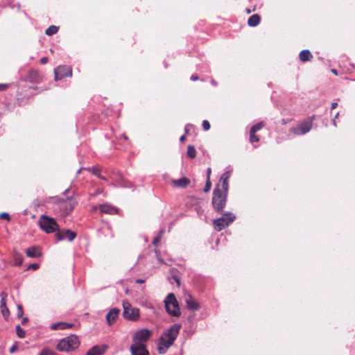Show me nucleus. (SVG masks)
<instances>
[{"label": "nucleus", "instance_id": "nucleus-1", "mask_svg": "<svg viewBox=\"0 0 355 355\" xmlns=\"http://www.w3.org/2000/svg\"><path fill=\"white\" fill-rule=\"evenodd\" d=\"M230 173H224L213 191L211 204L216 211L223 213L227 203V193L229 189V178Z\"/></svg>", "mask_w": 355, "mask_h": 355}, {"label": "nucleus", "instance_id": "nucleus-2", "mask_svg": "<svg viewBox=\"0 0 355 355\" xmlns=\"http://www.w3.org/2000/svg\"><path fill=\"white\" fill-rule=\"evenodd\" d=\"M80 345L78 337L71 334L61 339L56 345L60 352H70L76 349Z\"/></svg>", "mask_w": 355, "mask_h": 355}, {"label": "nucleus", "instance_id": "nucleus-3", "mask_svg": "<svg viewBox=\"0 0 355 355\" xmlns=\"http://www.w3.org/2000/svg\"><path fill=\"white\" fill-rule=\"evenodd\" d=\"M166 311L173 317H180L181 311L179 303L173 293H169L164 300Z\"/></svg>", "mask_w": 355, "mask_h": 355}, {"label": "nucleus", "instance_id": "nucleus-4", "mask_svg": "<svg viewBox=\"0 0 355 355\" xmlns=\"http://www.w3.org/2000/svg\"><path fill=\"white\" fill-rule=\"evenodd\" d=\"M39 223L40 228L47 234L56 233L59 230V225L55 219L44 214L40 216Z\"/></svg>", "mask_w": 355, "mask_h": 355}, {"label": "nucleus", "instance_id": "nucleus-5", "mask_svg": "<svg viewBox=\"0 0 355 355\" xmlns=\"http://www.w3.org/2000/svg\"><path fill=\"white\" fill-rule=\"evenodd\" d=\"M181 324L175 323L167 329L161 336L160 340L173 345L181 329Z\"/></svg>", "mask_w": 355, "mask_h": 355}, {"label": "nucleus", "instance_id": "nucleus-6", "mask_svg": "<svg viewBox=\"0 0 355 355\" xmlns=\"http://www.w3.org/2000/svg\"><path fill=\"white\" fill-rule=\"evenodd\" d=\"M235 219L236 216L234 214L230 211L225 212L222 216L213 220L214 227L216 231L220 232Z\"/></svg>", "mask_w": 355, "mask_h": 355}, {"label": "nucleus", "instance_id": "nucleus-7", "mask_svg": "<svg viewBox=\"0 0 355 355\" xmlns=\"http://www.w3.org/2000/svg\"><path fill=\"white\" fill-rule=\"evenodd\" d=\"M315 119V116H312L307 119L302 121L295 127L290 129V132L297 135H302L309 132L313 125V121Z\"/></svg>", "mask_w": 355, "mask_h": 355}, {"label": "nucleus", "instance_id": "nucleus-8", "mask_svg": "<svg viewBox=\"0 0 355 355\" xmlns=\"http://www.w3.org/2000/svg\"><path fill=\"white\" fill-rule=\"evenodd\" d=\"M123 316L125 319L130 321H137L139 319V309L133 307L128 302H123Z\"/></svg>", "mask_w": 355, "mask_h": 355}, {"label": "nucleus", "instance_id": "nucleus-9", "mask_svg": "<svg viewBox=\"0 0 355 355\" xmlns=\"http://www.w3.org/2000/svg\"><path fill=\"white\" fill-rule=\"evenodd\" d=\"M55 80H61L65 77L72 76V70L70 67L60 65L54 69Z\"/></svg>", "mask_w": 355, "mask_h": 355}, {"label": "nucleus", "instance_id": "nucleus-10", "mask_svg": "<svg viewBox=\"0 0 355 355\" xmlns=\"http://www.w3.org/2000/svg\"><path fill=\"white\" fill-rule=\"evenodd\" d=\"M76 236L77 234L75 232L69 229H59L55 234V239L58 241H63L64 239H67L69 241H72L76 239Z\"/></svg>", "mask_w": 355, "mask_h": 355}, {"label": "nucleus", "instance_id": "nucleus-11", "mask_svg": "<svg viewBox=\"0 0 355 355\" xmlns=\"http://www.w3.org/2000/svg\"><path fill=\"white\" fill-rule=\"evenodd\" d=\"M150 334L151 331L148 329H142L137 331L133 336L134 343H143L146 342Z\"/></svg>", "mask_w": 355, "mask_h": 355}, {"label": "nucleus", "instance_id": "nucleus-12", "mask_svg": "<svg viewBox=\"0 0 355 355\" xmlns=\"http://www.w3.org/2000/svg\"><path fill=\"white\" fill-rule=\"evenodd\" d=\"M132 355H150L146 346L144 343H133L130 347Z\"/></svg>", "mask_w": 355, "mask_h": 355}, {"label": "nucleus", "instance_id": "nucleus-13", "mask_svg": "<svg viewBox=\"0 0 355 355\" xmlns=\"http://www.w3.org/2000/svg\"><path fill=\"white\" fill-rule=\"evenodd\" d=\"M120 309L117 308L111 309L106 315V322L109 326H111L119 317Z\"/></svg>", "mask_w": 355, "mask_h": 355}, {"label": "nucleus", "instance_id": "nucleus-14", "mask_svg": "<svg viewBox=\"0 0 355 355\" xmlns=\"http://www.w3.org/2000/svg\"><path fill=\"white\" fill-rule=\"evenodd\" d=\"M107 349V346L105 345H94L86 352V355H103Z\"/></svg>", "mask_w": 355, "mask_h": 355}, {"label": "nucleus", "instance_id": "nucleus-15", "mask_svg": "<svg viewBox=\"0 0 355 355\" xmlns=\"http://www.w3.org/2000/svg\"><path fill=\"white\" fill-rule=\"evenodd\" d=\"M187 308L191 311H197L200 309V304L196 301L191 295L185 299Z\"/></svg>", "mask_w": 355, "mask_h": 355}, {"label": "nucleus", "instance_id": "nucleus-16", "mask_svg": "<svg viewBox=\"0 0 355 355\" xmlns=\"http://www.w3.org/2000/svg\"><path fill=\"white\" fill-rule=\"evenodd\" d=\"M73 326V323H69L65 322H58L56 323H53L50 326V329L51 330H58V329H67L71 328Z\"/></svg>", "mask_w": 355, "mask_h": 355}, {"label": "nucleus", "instance_id": "nucleus-17", "mask_svg": "<svg viewBox=\"0 0 355 355\" xmlns=\"http://www.w3.org/2000/svg\"><path fill=\"white\" fill-rule=\"evenodd\" d=\"M100 211L107 214H117L119 212V209L116 207H113L112 205H101Z\"/></svg>", "mask_w": 355, "mask_h": 355}, {"label": "nucleus", "instance_id": "nucleus-18", "mask_svg": "<svg viewBox=\"0 0 355 355\" xmlns=\"http://www.w3.org/2000/svg\"><path fill=\"white\" fill-rule=\"evenodd\" d=\"M172 182L176 187L184 189L190 184V180L186 177H183L178 180H173Z\"/></svg>", "mask_w": 355, "mask_h": 355}, {"label": "nucleus", "instance_id": "nucleus-19", "mask_svg": "<svg viewBox=\"0 0 355 355\" xmlns=\"http://www.w3.org/2000/svg\"><path fill=\"white\" fill-rule=\"evenodd\" d=\"M26 254L31 258L40 257L42 255L40 249L36 246H31L26 250Z\"/></svg>", "mask_w": 355, "mask_h": 355}, {"label": "nucleus", "instance_id": "nucleus-20", "mask_svg": "<svg viewBox=\"0 0 355 355\" xmlns=\"http://www.w3.org/2000/svg\"><path fill=\"white\" fill-rule=\"evenodd\" d=\"M261 17L258 14L251 15L248 20V24L250 27H256L260 23Z\"/></svg>", "mask_w": 355, "mask_h": 355}, {"label": "nucleus", "instance_id": "nucleus-21", "mask_svg": "<svg viewBox=\"0 0 355 355\" xmlns=\"http://www.w3.org/2000/svg\"><path fill=\"white\" fill-rule=\"evenodd\" d=\"M27 79L29 82L37 83L40 80V76L38 71L32 70L29 72Z\"/></svg>", "mask_w": 355, "mask_h": 355}, {"label": "nucleus", "instance_id": "nucleus-22", "mask_svg": "<svg viewBox=\"0 0 355 355\" xmlns=\"http://www.w3.org/2000/svg\"><path fill=\"white\" fill-rule=\"evenodd\" d=\"M312 58L313 55L308 49L302 50L299 54V58L303 62L310 60Z\"/></svg>", "mask_w": 355, "mask_h": 355}, {"label": "nucleus", "instance_id": "nucleus-23", "mask_svg": "<svg viewBox=\"0 0 355 355\" xmlns=\"http://www.w3.org/2000/svg\"><path fill=\"white\" fill-rule=\"evenodd\" d=\"M12 258L15 261L14 264L15 266H21L23 263L24 257L21 254L17 252H14L12 254Z\"/></svg>", "mask_w": 355, "mask_h": 355}, {"label": "nucleus", "instance_id": "nucleus-24", "mask_svg": "<svg viewBox=\"0 0 355 355\" xmlns=\"http://www.w3.org/2000/svg\"><path fill=\"white\" fill-rule=\"evenodd\" d=\"M171 346V345H168V344H166V342H163L159 340L157 350L160 354H164L167 352V350Z\"/></svg>", "mask_w": 355, "mask_h": 355}, {"label": "nucleus", "instance_id": "nucleus-25", "mask_svg": "<svg viewBox=\"0 0 355 355\" xmlns=\"http://www.w3.org/2000/svg\"><path fill=\"white\" fill-rule=\"evenodd\" d=\"M187 155L188 157H189L191 159H193L196 157V150L193 146H191V145L188 146Z\"/></svg>", "mask_w": 355, "mask_h": 355}, {"label": "nucleus", "instance_id": "nucleus-26", "mask_svg": "<svg viewBox=\"0 0 355 355\" xmlns=\"http://www.w3.org/2000/svg\"><path fill=\"white\" fill-rule=\"evenodd\" d=\"M8 297V294L6 293V292H1L0 293V298H1V302H0V308L1 309H3V308H6L7 306H6V298Z\"/></svg>", "mask_w": 355, "mask_h": 355}, {"label": "nucleus", "instance_id": "nucleus-27", "mask_svg": "<svg viewBox=\"0 0 355 355\" xmlns=\"http://www.w3.org/2000/svg\"><path fill=\"white\" fill-rule=\"evenodd\" d=\"M58 31V27L54 25L50 26L45 31L46 35L48 36H51L55 34Z\"/></svg>", "mask_w": 355, "mask_h": 355}, {"label": "nucleus", "instance_id": "nucleus-28", "mask_svg": "<svg viewBox=\"0 0 355 355\" xmlns=\"http://www.w3.org/2000/svg\"><path fill=\"white\" fill-rule=\"evenodd\" d=\"M263 126V124L262 122L256 123L251 127L250 132H251L252 134L256 133L257 131L260 130Z\"/></svg>", "mask_w": 355, "mask_h": 355}, {"label": "nucleus", "instance_id": "nucleus-29", "mask_svg": "<svg viewBox=\"0 0 355 355\" xmlns=\"http://www.w3.org/2000/svg\"><path fill=\"white\" fill-rule=\"evenodd\" d=\"M17 335L20 338H24L26 336V331L19 326L16 327Z\"/></svg>", "mask_w": 355, "mask_h": 355}, {"label": "nucleus", "instance_id": "nucleus-30", "mask_svg": "<svg viewBox=\"0 0 355 355\" xmlns=\"http://www.w3.org/2000/svg\"><path fill=\"white\" fill-rule=\"evenodd\" d=\"M1 311L2 315L3 316L4 319L6 320H8L9 318V315H10V311H9V309H8V307L1 309Z\"/></svg>", "mask_w": 355, "mask_h": 355}, {"label": "nucleus", "instance_id": "nucleus-31", "mask_svg": "<svg viewBox=\"0 0 355 355\" xmlns=\"http://www.w3.org/2000/svg\"><path fill=\"white\" fill-rule=\"evenodd\" d=\"M259 140V139L257 135H255V133L252 134V132H250V141L251 143L257 142Z\"/></svg>", "mask_w": 355, "mask_h": 355}, {"label": "nucleus", "instance_id": "nucleus-32", "mask_svg": "<svg viewBox=\"0 0 355 355\" xmlns=\"http://www.w3.org/2000/svg\"><path fill=\"white\" fill-rule=\"evenodd\" d=\"M211 182L210 180H206V183H205V188H204V191L205 193L209 191L210 189H211Z\"/></svg>", "mask_w": 355, "mask_h": 355}, {"label": "nucleus", "instance_id": "nucleus-33", "mask_svg": "<svg viewBox=\"0 0 355 355\" xmlns=\"http://www.w3.org/2000/svg\"><path fill=\"white\" fill-rule=\"evenodd\" d=\"M39 268H40L39 263H34L30 264L27 267L26 270H37Z\"/></svg>", "mask_w": 355, "mask_h": 355}, {"label": "nucleus", "instance_id": "nucleus-34", "mask_svg": "<svg viewBox=\"0 0 355 355\" xmlns=\"http://www.w3.org/2000/svg\"><path fill=\"white\" fill-rule=\"evenodd\" d=\"M17 318H22L23 316V308L21 304L17 305Z\"/></svg>", "mask_w": 355, "mask_h": 355}, {"label": "nucleus", "instance_id": "nucleus-35", "mask_svg": "<svg viewBox=\"0 0 355 355\" xmlns=\"http://www.w3.org/2000/svg\"><path fill=\"white\" fill-rule=\"evenodd\" d=\"M202 128L205 131L209 130L211 128L209 122L207 120H204L202 121Z\"/></svg>", "mask_w": 355, "mask_h": 355}, {"label": "nucleus", "instance_id": "nucleus-36", "mask_svg": "<svg viewBox=\"0 0 355 355\" xmlns=\"http://www.w3.org/2000/svg\"><path fill=\"white\" fill-rule=\"evenodd\" d=\"M0 218L1 219H4V220H10V217L9 214H8L6 212H3V213H1L0 214Z\"/></svg>", "mask_w": 355, "mask_h": 355}, {"label": "nucleus", "instance_id": "nucleus-37", "mask_svg": "<svg viewBox=\"0 0 355 355\" xmlns=\"http://www.w3.org/2000/svg\"><path fill=\"white\" fill-rule=\"evenodd\" d=\"M92 171L93 174L95 175L97 178H98V175H101L100 169L96 166L92 167Z\"/></svg>", "mask_w": 355, "mask_h": 355}, {"label": "nucleus", "instance_id": "nucleus-38", "mask_svg": "<svg viewBox=\"0 0 355 355\" xmlns=\"http://www.w3.org/2000/svg\"><path fill=\"white\" fill-rule=\"evenodd\" d=\"M161 240V235H157L153 239V241L152 242L153 245H156Z\"/></svg>", "mask_w": 355, "mask_h": 355}, {"label": "nucleus", "instance_id": "nucleus-39", "mask_svg": "<svg viewBox=\"0 0 355 355\" xmlns=\"http://www.w3.org/2000/svg\"><path fill=\"white\" fill-rule=\"evenodd\" d=\"M192 125L191 124H187L184 127V132H185V134L184 135H187L189 132L190 131V128L191 127Z\"/></svg>", "mask_w": 355, "mask_h": 355}, {"label": "nucleus", "instance_id": "nucleus-40", "mask_svg": "<svg viewBox=\"0 0 355 355\" xmlns=\"http://www.w3.org/2000/svg\"><path fill=\"white\" fill-rule=\"evenodd\" d=\"M8 87L7 84H0V91H4Z\"/></svg>", "mask_w": 355, "mask_h": 355}, {"label": "nucleus", "instance_id": "nucleus-41", "mask_svg": "<svg viewBox=\"0 0 355 355\" xmlns=\"http://www.w3.org/2000/svg\"><path fill=\"white\" fill-rule=\"evenodd\" d=\"M198 79H199L198 76L196 75V74H193L190 77V80H192V81H196V80H198Z\"/></svg>", "mask_w": 355, "mask_h": 355}, {"label": "nucleus", "instance_id": "nucleus-42", "mask_svg": "<svg viewBox=\"0 0 355 355\" xmlns=\"http://www.w3.org/2000/svg\"><path fill=\"white\" fill-rule=\"evenodd\" d=\"M48 60H49L48 58L43 57V58H41L40 62H41V63L42 64H46L48 62Z\"/></svg>", "mask_w": 355, "mask_h": 355}, {"label": "nucleus", "instance_id": "nucleus-43", "mask_svg": "<svg viewBox=\"0 0 355 355\" xmlns=\"http://www.w3.org/2000/svg\"><path fill=\"white\" fill-rule=\"evenodd\" d=\"M211 170L210 168H208L207 169V180H210V175H211Z\"/></svg>", "mask_w": 355, "mask_h": 355}, {"label": "nucleus", "instance_id": "nucleus-44", "mask_svg": "<svg viewBox=\"0 0 355 355\" xmlns=\"http://www.w3.org/2000/svg\"><path fill=\"white\" fill-rule=\"evenodd\" d=\"M338 106V103L337 102H333L331 105V110H334L336 108V107Z\"/></svg>", "mask_w": 355, "mask_h": 355}, {"label": "nucleus", "instance_id": "nucleus-45", "mask_svg": "<svg viewBox=\"0 0 355 355\" xmlns=\"http://www.w3.org/2000/svg\"><path fill=\"white\" fill-rule=\"evenodd\" d=\"M16 349H17V346H16V345H12V346L10 348L9 352H10V353H13V352H15L16 351Z\"/></svg>", "mask_w": 355, "mask_h": 355}, {"label": "nucleus", "instance_id": "nucleus-46", "mask_svg": "<svg viewBox=\"0 0 355 355\" xmlns=\"http://www.w3.org/2000/svg\"><path fill=\"white\" fill-rule=\"evenodd\" d=\"M28 322V318H26V317L23 318L22 320H21V324L23 325L26 324Z\"/></svg>", "mask_w": 355, "mask_h": 355}, {"label": "nucleus", "instance_id": "nucleus-47", "mask_svg": "<svg viewBox=\"0 0 355 355\" xmlns=\"http://www.w3.org/2000/svg\"><path fill=\"white\" fill-rule=\"evenodd\" d=\"M135 282L137 283V284H143V283L145 282V280L142 279H137L135 280Z\"/></svg>", "mask_w": 355, "mask_h": 355}, {"label": "nucleus", "instance_id": "nucleus-48", "mask_svg": "<svg viewBox=\"0 0 355 355\" xmlns=\"http://www.w3.org/2000/svg\"><path fill=\"white\" fill-rule=\"evenodd\" d=\"M185 139H186V135H183L182 136L180 137V141L183 142L185 141Z\"/></svg>", "mask_w": 355, "mask_h": 355}, {"label": "nucleus", "instance_id": "nucleus-49", "mask_svg": "<svg viewBox=\"0 0 355 355\" xmlns=\"http://www.w3.org/2000/svg\"><path fill=\"white\" fill-rule=\"evenodd\" d=\"M122 186L124 187H132V184L128 182L123 184Z\"/></svg>", "mask_w": 355, "mask_h": 355}, {"label": "nucleus", "instance_id": "nucleus-50", "mask_svg": "<svg viewBox=\"0 0 355 355\" xmlns=\"http://www.w3.org/2000/svg\"><path fill=\"white\" fill-rule=\"evenodd\" d=\"M173 279L178 284H180V279L177 276H173Z\"/></svg>", "mask_w": 355, "mask_h": 355}, {"label": "nucleus", "instance_id": "nucleus-51", "mask_svg": "<svg viewBox=\"0 0 355 355\" xmlns=\"http://www.w3.org/2000/svg\"><path fill=\"white\" fill-rule=\"evenodd\" d=\"M98 178L101 180H105V181H107V178L101 175H98Z\"/></svg>", "mask_w": 355, "mask_h": 355}, {"label": "nucleus", "instance_id": "nucleus-52", "mask_svg": "<svg viewBox=\"0 0 355 355\" xmlns=\"http://www.w3.org/2000/svg\"><path fill=\"white\" fill-rule=\"evenodd\" d=\"M165 232V230L164 229H162L160 231H159V233L158 235H161V236L164 234Z\"/></svg>", "mask_w": 355, "mask_h": 355}, {"label": "nucleus", "instance_id": "nucleus-53", "mask_svg": "<svg viewBox=\"0 0 355 355\" xmlns=\"http://www.w3.org/2000/svg\"><path fill=\"white\" fill-rule=\"evenodd\" d=\"M211 85H214V86H216V85H217V83H216L214 80H212L211 81Z\"/></svg>", "mask_w": 355, "mask_h": 355}, {"label": "nucleus", "instance_id": "nucleus-54", "mask_svg": "<svg viewBox=\"0 0 355 355\" xmlns=\"http://www.w3.org/2000/svg\"><path fill=\"white\" fill-rule=\"evenodd\" d=\"M332 124H333L335 127H336V126H337V124H336V119H332Z\"/></svg>", "mask_w": 355, "mask_h": 355}, {"label": "nucleus", "instance_id": "nucleus-55", "mask_svg": "<svg viewBox=\"0 0 355 355\" xmlns=\"http://www.w3.org/2000/svg\"><path fill=\"white\" fill-rule=\"evenodd\" d=\"M69 189H67L64 191L63 194H64V195H67V194L69 193Z\"/></svg>", "mask_w": 355, "mask_h": 355}, {"label": "nucleus", "instance_id": "nucleus-56", "mask_svg": "<svg viewBox=\"0 0 355 355\" xmlns=\"http://www.w3.org/2000/svg\"><path fill=\"white\" fill-rule=\"evenodd\" d=\"M331 72L336 75L338 74L336 69H331Z\"/></svg>", "mask_w": 355, "mask_h": 355}, {"label": "nucleus", "instance_id": "nucleus-57", "mask_svg": "<svg viewBox=\"0 0 355 355\" xmlns=\"http://www.w3.org/2000/svg\"><path fill=\"white\" fill-rule=\"evenodd\" d=\"M245 10L248 14H250L252 12V10L250 8H246Z\"/></svg>", "mask_w": 355, "mask_h": 355}, {"label": "nucleus", "instance_id": "nucleus-58", "mask_svg": "<svg viewBox=\"0 0 355 355\" xmlns=\"http://www.w3.org/2000/svg\"><path fill=\"white\" fill-rule=\"evenodd\" d=\"M83 168H80V169H78V171H77V173H76V174H77V175L80 174V171H81V170H82Z\"/></svg>", "mask_w": 355, "mask_h": 355}, {"label": "nucleus", "instance_id": "nucleus-59", "mask_svg": "<svg viewBox=\"0 0 355 355\" xmlns=\"http://www.w3.org/2000/svg\"><path fill=\"white\" fill-rule=\"evenodd\" d=\"M123 137L124 138V139L127 140L128 139V137L125 135V134H123Z\"/></svg>", "mask_w": 355, "mask_h": 355}, {"label": "nucleus", "instance_id": "nucleus-60", "mask_svg": "<svg viewBox=\"0 0 355 355\" xmlns=\"http://www.w3.org/2000/svg\"><path fill=\"white\" fill-rule=\"evenodd\" d=\"M338 116H339V112H338V113L335 115V116H334V119H337V118L338 117Z\"/></svg>", "mask_w": 355, "mask_h": 355}]
</instances>
